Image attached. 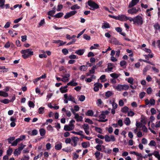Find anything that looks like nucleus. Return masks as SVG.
Segmentation results:
<instances>
[{"instance_id":"obj_1","label":"nucleus","mask_w":160,"mask_h":160,"mask_svg":"<svg viewBox=\"0 0 160 160\" xmlns=\"http://www.w3.org/2000/svg\"><path fill=\"white\" fill-rule=\"evenodd\" d=\"M143 22V20L141 16L137 15L134 17V21L133 24L138 26H141Z\"/></svg>"},{"instance_id":"obj_2","label":"nucleus","mask_w":160,"mask_h":160,"mask_svg":"<svg viewBox=\"0 0 160 160\" xmlns=\"http://www.w3.org/2000/svg\"><path fill=\"white\" fill-rule=\"evenodd\" d=\"M88 6L91 8H89V9L91 10H94L99 7V5L97 4L91 0L88 1Z\"/></svg>"},{"instance_id":"obj_3","label":"nucleus","mask_w":160,"mask_h":160,"mask_svg":"<svg viewBox=\"0 0 160 160\" xmlns=\"http://www.w3.org/2000/svg\"><path fill=\"white\" fill-rule=\"evenodd\" d=\"M94 86L93 90L95 92H97L99 90V88H102V85L100 83H96L94 84Z\"/></svg>"},{"instance_id":"obj_4","label":"nucleus","mask_w":160,"mask_h":160,"mask_svg":"<svg viewBox=\"0 0 160 160\" xmlns=\"http://www.w3.org/2000/svg\"><path fill=\"white\" fill-rule=\"evenodd\" d=\"M140 9L139 8H138V9H136L135 7L132 8L131 9H129L128 10V12L131 14H133L134 13H136Z\"/></svg>"},{"instance_id":"obj_5","label":"nucleus","mask_w":160,"mask_h":160,"mask_svg":"<svg viewBox=\"0 0 160 160\" xmlns=\"http://www.w3.org/2000/svg\"><path fill=\"white\" fill-rule=\"evenodd\" d=\"M128 17L122 14L117 16V20L121 21H126L128 20Z\"/></svg>"},{"instance_id":"obj_6","label":"nucleus","mask_w":160,"mask_h":160,"mask_svg":"<svg viewBox=\"0 0 160 160\" xmlns=\"http://www.w3.org/2000/svg\"><path fill=\"white\" fill-rule=\"evenodd\" d=\"M139 0H132L131 2L129 3L128 5L129 8L132 7L136 5L139 2Z\"/></svg>"},{"instance_id":"obj_7","label":"nucleus","mask_w":160,"mask_h":160,"mask_svg":"<svg viewBox=\"0 0 160 160\" xmlns=\"http://www.w3.org/2000/svg\"><path fill=\"white\" fill-rule=\"evenodd\" d=\"M82 128L84 129V131L87 135H89V132L88 131L89 129V127L87 123H85L82 125Z\"/></svg>"},{"instance_id":"obj_8","label":"nucleus","mask_w":160,"mask_h":160,"mask_svg":"<svg viewBox=\"0 0 160 160\" xmlns=\"http://www.w3.org/2000/svg\"><path fill=\"white\" fill-rule=\"evenodd\" d=\"M72 139L74 144L71 143V145L75 147L77 145V142L79 141V138L77 137H74L72 138Z\"/></svg>"},{"instance_id":"obj_9","label":"nucleus","mask_w":160,"mask_h":160,"mask_svg":"<svg viewBox=\"0 0 160 160\" xmlns=\"http://www.w3.org/2000/svg\"><path fill=\"white\" fill-rule=\"evenodd\" d=\"M111 43L115 45H122L116 38H114L111 39Z\"/></svg>"},{"instance_id":"obj_10","label":"nucleus","mask_w":160,"mask_h":160,"mask_svg":"<svg viewBox=\"0 0 160 160\" xmlns=\"http://www.w3.org/2000/svg\"><path fill=\"white\" fill-rule=\"evenodd\" d=\"M33 52H29V53L23 54L22 55V57L24 59H26L32 55H33Z\"/></svg>"},{"instance_id":"obj_11","label":"nucleus","mask_w":160,"mask_h":160,"mask_svg":"<svg viewBox=\"0 0 160 160\" xmlns=\"http://www.w3.org/2000/svg\"><path fill=\"white\" fill-rule=\"evenodd\" d=\"M114 65L113 64L111 63H109L108 64V69L109 71H111L113 68Z\"/></svg>"},{"instance_id":"obj_12","label":"nucleus","mask_w":160,"mask_h":160,"mask_svg":"<svg viewBox=\"0 0 160 160\" xmlns=\"http://www.w3.org/2000/svg\"><path fill=\"white\" fill-rule=\"evenodd\" d=\"M74 118L77 122H81L82 120V117L81 116H79L78 114H76Z\"/></svg>"},{"instance_id":"obj_13","label":"nucleus","mask_w":160,"mask_h":160,"mask_svg":"<svg viewBox=\"0 0 160 160\" xmlns=\"http://www.w3.org/2000/svg\"><path fill=\"white\" fill-rule=\"evenodd\" d=\"M78 85V83L77 82H74V80H73L67 83V85L72 86H76Z\"/></svg>"},{"instance_id":"obj_14","label":"nucleus","mask_w":160,"mask_h":160,"mask_svg":"<svg viewBox=\"0 0 160 160\" xmlns=\"http://www.w3.org/2000/svg\"><path fill=\"white\" fill-rule=\"evenodd\" d=\"M32 49H28L26 50H22L21 51V52L22 54H27L29 53L30 52H33L32 51Z\"/></svg>"},{"instance_id":"obj_15","label":"nucleus","mask_w":160,"mask_h":160,"mask_svg":"<svg viewBox=\"0 0 160 160\" xmlns=\"http://www.w3.org/2000/svg\"><path fill=\"white\" fill-rule=\"evenodd\" d=\"M153 27L156 30L155 32V33H157L156 31L157 30H158V31L160 32V25L158 23H155Z\"/></svg>"},{"instance_id":"obj_16","label":"nucleus","mask_w":160,"mask_h":160,"mask_svg":"<svg viewBox=\"0 0 160 160\" xmlns=\"http://www.w3.org/2000/svg\"><path fill=\"white\" fill-rule=\"evenodd\" d=\"M73 129V127H71L68 125H65L64 126V129L66 131H71Z\"/></svg>"},{"instance_id":"obj_17","label":"nucleus","mask_w":160,"mask_h":160,"mask_svg":"<svg viewBox=\"0 0 160 160\" xmlns=\"http://www.w3.org/2000/svg\"><path fill=\"white\" fill-rule=\"evenodd\" d=\"M102 24V28L103 29L108 28H110V26L108 22L103 23Z\"/></svg>"},{"instance_id":"obj_18","label":"nucleus","mask_w":160,"mask_h":160,"mask_svg":"<svg viewBox=\"0 0 160 160\" xmlns=\"http://www.w3.org/2000/svg\"><path fill=\"white\" fill-rule=\"evenodd\" d=\"M75 53L79 55H82L84 53V50L83 49H79L76 50Z\"/></svg>"},{"instance_id":"obj_19","label":"nucleus","mask_w":160,"mask_h":160,"mask_svg":"<svg viewBox=\"0 0 160 160\" xmlns=\"http://www.w3.org/2000/svg\"><path fill=\"white\" fill-rule=\"evenodd\" d=\"M129 110V108L127 106H124L122 108L121 110V111L122 112L126 113Z\"/></svg>"},{"instance_id":"obj_20","label":"nucleus","mask_w":160,"mask_h":160,"mask_svg":"<svg viewBox=\"0 0 160 160\" xmlns=\"http://www.w3.org/2000/svg\"><path fill=\"white\" fill-rule=\"evenodd\" d=\"M0 96L6 98L8 97V94L6 92L0 91Z\"/></svg>"},{"instance_id":"obj_21","label":"nucleus","mask_w":160,"mask_h":160,"mask_svg":"<svg viewBox=\"0 0 160 160\" xmlns=\"http://www.w3.org/2000/svg\"><path fill=\"white\" fill-rule=\"evenodd\" d=\"M71 132L75 134L78 135L82 136H83V134H82L83 132L82 131H79V132H75V131H72Z\"/></svg>"},{"instance_id":"obj_22","label":"nucleus","mask_w":160,"mask_h":160,"mask_svg":"<svg viewBox=\"0 0 160 160\" xmlns=\"http://www.w3.org/2000/svg\"><path fill=\"white\" fill-rule=\"evenodd\" d=\"M40 135L41 136H44L46 133V131L44 129L41 128L39 129Z\"/></svg>"},{"instance_id":"obj_23","label":"nucleus","mask_w":160,"mask_h":160,"mask_svg":"<svg viewBox=\"0 0 160 160\" xmlns=\"http://www.w3.org/2000/svg\"><path fill=\"white\" fill-rule=\"evenodd\" d=\"M62 148V143H61L56 144L55 147V149L57 150H60Z\"/></svg>"},{"instance_id":"obj_24","label":"nucleus","mask_w":160,"mask_h":160,"mask_svg":"<svg viewBox=\"0 0 160 160\" xmlns=\"http://www.w3.org/2000/svg\"><path fill=\"white\" fill-rule=\"evenodd\" d=\"M85 114L87 116H92L93 115V112L92 110H89Z\"/></svg>"},{"instance_id":"obj_25","label":"nucleus","mask_w":160,"mask_h":160,"mask_svg":"<svg viewBox=\"0 0 160 160\" xmlns=\"http://www.w3.org/2000/svg\"><path fill=\"white\" fill-rule=\"evenodd\" d=\"M63 14H64L63 12H60L54 15V17L56 18H59L62 17Z\"/></svg>"},{"instance_id":"obj_26","label":"nucleus","mask_w":160,"mask_h":160,"mask_svg":"<svg viewBox=\"0 0 160 160\" xmlns=\"http://www.w3.org/2000/svg\"><path fill=\"white\" fill-rule=\"evenodd\" d=\"M55 10H52L49 11L48 13V14L50 16H51L52 17H54L53 15L55 13Z\"/></svg>"},{"instance_id":"obj_27","label":"nucleus","mask_w":160,"mask_h":160,"mask_svg":"<svg viewBox=\"0 0 160 160\" xmlns=\"http://www.w3.org/2000/svg\"><path fill=\"white\" fill-rule=\"evenodd\" d=\"M87 65H83L81 66L79 68V70L81 71H85L87 69Z\"/></svg>"},{"instance_id":"obj_28","label":"nucleus","mask_w":160,"mask_h":160,"mask_svg":"<svg viewBox=\"0 0 160 160\" xmlns=\"http://www.w3.org/2000/svg\"><path fill=\"white\" fill-rule=\"evenodd\" d=\"M151 68V66L150 65H148L145 67L143 69V73L145 74L147 71L149 70Z\"/></svg>"},{"instance_id":"obj_29","label":"nucleus","mask_w":160,"mask_h":160,"mask_svg":"<svg viewBox=\"0 0 160 160\" xmlns=\"http://www.w3.org/2000/svg\"><path fill=\"white\" fill-rule=\"evenodd\" d=\"M124 123L127 126L129 125L131 123V121L129 118L127 117L126 118L124 121Z\"/></svg>"},{"instance_id":"obj_30","label":"nucleus","mask_w":160,"mask_h":160,"mask_svg":"<svg viewBox=\"0 0 160 160\" xmlns=\"http://www.w3.org/2000/svg\"><path fill=\"white\" fill-rule=\"evenodd\" d=\"M96 66L94 65L93 66L91 69L89 70V72L90 74H94L95 72V69H96Z\"/></svg>"},{"instance_id":"obj_31","label":"nucleus","mask_w":160,"mask_h":160,"mask_svg":"<svg viewBox=\"0 0 160 160\" xmlns=\"http://www.w3.org/2000/svg\"><path fill=\"white\" fill-rule=\"evenodd\" d=\"M0 102L2 103L6 104L9 103V102H11V101L5 98L3 100H1Z\"/></svg>"},{"instance_id":"obj_32","label":"nucleus","mask_w":160,"mask_h":160,"mask_svg":"<svg viewBox=\"0 0 160 160\" xmlns=\"http://www.w3.org/2000/svg\"><path fill=\"white\" fill-rule=\"evenodd\" d=\"M113 93L110 91H108L105 92V96L107 98L110 97Z\"/></svg>"},{"instance_id":"obj_33","label":"nucleus","mask_w":160,"mask_h":160,"mask_svg":"<svg viewBox=\"0 0 160 160\" xmlns=\"http://www.w3.org/2000/svg\"><path fill=\"white\" fill-rule=\"evenodd\" d=\"M95 131L96 132H97L99 133H100V134L102 133V130L101 129V128H100L95 127Z\"/></svg>"},{"instance_id":"obj_34","label":"nucleus","mask_w":160,"mask_h":160,"mask_svg":"<svg viewBox=\"0 0 160 160\" xmlns=\"http://www.w3.org/2000/svg\"><path fill=\"white\" fill-rule=\"evenodd\" d=\"M19 142V140L17 138L12 143V146H16L17 145L18 143Z\"/></svg>"},{"instance_id":"obj_35","label":"nucleus","mask_w":160,"mask_h":160,"mask_svg":"<svg viewBox=\"0 0 160 160\" xmlns=\"http://www.w3.org/2000/svg\"><path fill=\"white\" fill-rule=\"evenodd\" d=\"M21 151L18 149H16L14 151L13 154L15 156H18L21 153Z\"/></svg>"},{"instance_id":"obj_36","label":"nucleus","mask_w":160,"mask_h":160,"mask_svg":"<svg viewBox=\"0 0 160 160\" xmlns=\"http://www.w3.org/2000/svg\"><path fill=\"white\" fill-rule=\"evenodd\" d=\"M80 8V7L78 6L77 4H75L71 7L70 8L71 9L74 10L76 9H79Z\"/></svg>"},{"instance_id":"obj_37","label":"nucleus","mask_w":160,"mask_h":160,"mask_svg":"<svg viewBox=\"0 0 160 160\" xmlns=\"http://www.w3.org/2000/svg\"><path fill=\"white\" fill-rule=\"evenodd\" d=\"M123 85H118L116 86V89L118 91L123 90Z\"/></svg>"},{"instance_id":"obj_38","label":"nucleus","mask_w":160,"mask_h":160,"mask_svg":"<svg viewBox=\"0 0 160 160\" xmlns=\"http://www.w3.org/2000/svg\"><path fill=\"white\" fill-rule=\"evenodd\" d=\"M60 42L59 44V46H62L64 44H65L66 43V42H63L62 41H61L60 40H58V41L55 42V43H58Z\"/></svg>"},{"instance_id":"obj_39","label":"nucleus","mask_w":160,"mask_h":160,"mask_svg":"<svg viewBox=\"0 0 160 160\" xmlns=\"http://www.w3.org/2000/svg\"><path fill=\"white\" fill-rule=\"evenodd\" d=\"M62 150L67 152H71L72 150L70 148L67 147V148H63Z\"/></svg>"},{"instance_id":"obj_40","label":"nucleus","mask_w":160,"mask_h":160,"mask_svg":"<svg viewBox=\"0 0 160 160\" xmlns=\"http://www.w3.org/2000/svg\"><path fill=\"white\" fill-rule=\"evenodd\" d=\"M95 142L97 143H98L99 144H102L103 143V142L102 140L99 139L98 138H96L95 139Z\"/></svg>"},{"instance_id":"obj_41","label":"nucleus","mask_w":160,"mask_h":160,"mask_svg":"<svg viewBox=\"0 0 160 160\" xmlns=\"http://www.w3.org/2000/svg\"><path fill=\"white\" fill-rule=\"evenodd\" d=\"M68 100L69 101H72L74 103H75L76 104L77 103L75 101L74 98L73 97H72L71 95L69 96Z\"/></svg>"},{"instance_id":"obj_42","label":"nucleus","mask_w":160,"mask_h":160,"mask_svg":"<svg viewBox=\"0 0 160 160\" xmlns=\"http://www.w3.org/2000/svg\"><path fill=\"white\" fill-rule=\"evenodd\" d=\"M133 79L132 78L130 77L128 78V82L131 84V85L133 84Z\"/></svg>"},{"instance_id":"obj_43","label":"nucleus","mask_w":160,"mask_h":160,"mask_svg":"<svg viewBox=\"0 0 160 160\" xmlns=\"http://www.w3.org/2000/svg\"><path fill=\"white\" fill-rule=\"evenodd\" d=\"M45 23V20L44 19L42 20L39 23V25L38 26V27L39 28L41 26H42Z\"/></svg>"},{"instance_id":"obj_44","label":"nucleus","mask_w":160,"mask_h":160,"mask_svg":"<svg viewBox=\"0 0 160 160\" xmlns=\"http://www.w3.org/2000/svg\"><path fill=\"white\" fill-rule=\"evenodd\" d=\"M45 108L44 107H41L38 109V113L39 114H42L43 113V111H44V109Z\"/></svg>"},{"instance_id":"obj_45","label":"nucleus","mask_w":160,"mask_h":160,"mask_svg":"<svg viewBox=\"0 0 160 160\" xmlns=\"http://www.w3.org/2000/svg\"><path fill=\"white\" fill-rule=\"evenodd\" d=\"M13 150L12 148H9L7 151V154L8 156H10L11 155Z\"/></svg>"},{"instance_id":"obj_46","label":"nucleus","mask_w":160,"mask_h":160,"mask_svg":"<svg viewBox=\"0 0 160 160\" xmlns=\"http://www.w3.org/2000/svg\"><path fill=\"white\" fill-rule=\"evenodd\" d=\"M101 146L100 145L98 144L95 147V148L98 151L102 152L103 150H102V149L101 148Z\"/></svg>"},{"instance_id":"obj_47","label":"nucleus","mask_w":160,"mask_h":160,"mask_svg":"<svg viewBox=\"0 0 160 160\" xmlns=\"http://www.w3.org/2000/svg\"><path fill=\"white\" fill-rule=\"evenodd\" d=\"M15 139V138L14 137H9L8 139V142L9 143L12 144V141H13Z\"/></svg>"},{"instance_id":"obj_48","label":"nucleus","mask_w":160,"mask_h":160,"mask_svg":"<svg viewBox=\"0 0 160 160\" xmlns=\"http://www.w3.org/2000/svg\"><path fill=\"white\" fill-rule=\"evenodd\" d=\"M110 76L113 78H117L118 77V74L115 73H112L110 74Z\"/></svg>"},{"instance_id":"obj_49","label":"nucleus","mask_w":160,"mask_h":160,"mask_svg":"<svg viewBox=\"0 0 160 160\" xmlns=\"http://www.w3.org/2000/svg\"><path fill=\"white\" fill-rule=\"evenodd\" d=\"M28 105L30 108H34L35 106V104L32 101H28Z\"/></svg>"},{"instance_id":"obj_50","label":"nucleus","mask_w":160,"mask_h":160,"mask_svg":"<svg viewBox=\"0 0 160 160\" xmlns=\"http://www.w3.org/2000/svg\"><path fill=\"white\" fill-rule=\"evenodd\" d=\"M62 52L65 55L67 54L69 52L68 50L66 48H63L62 49Z\"/></svg>"},{"instance_id":"obj_51","label":"nucleus","mask_w":160,"mask_h":160,"mask_svg":"<svg viewBox=\"0 0 160 160\" xmlns=\"http://www.w3.org/2000/svg\"><path fill=\"white\" fill-rule=\"evenodd\" d=\"M104 138L106 142H109L111 141L110 138L108 135H106Z\"/></svg>"},{"instance_id":"obj_52","label":"nucleus","mask_w":160,"mask_h":160,"mask_svg":"<svg viewBox=\"0 0 160 160\" xmlns=\"http://www.w3.org/2000/svg\"><path fill=\"white\" fill-rule=\"evenodd\" d=\"M156 145L155 142L154 140H151L148 144L149 146H154Z\"/></svg>"},{"instance_id":"obj_53","label":"nucleus","mask_w":160,"mask_h":160,"mask_svg":"<svg viewBox=\"0 0 160 160\" xmlns=\"http://www.w3.org/2000/svg\"><path fill=\"white\" fill-rule=\"evenodd\" d=\"M76 41V39H72L71 41L69 42L67 44V45H69L71 44H73L75 43V42Z\"/></svg>"},{"instance_id":"obj_54","label":"nucleus","mask_w":160,"mask_h":160,"mask_svg":"<svg viewBox=\"0 0 160 160\" xmlns=\"http://www.w3.org/2000/svg\"><path fill=\"white\" fill-rule=\"evenodd\" d=\"M60 92L62 93H66L68 92V89H63L62 87H61L60 88Z\"/></svg>"},{"instance_id":"obj_55","label":"nucleus","mask_w":160,"mask_h":160,"mask_svg":"<svg viewBox=\"0 0 160 160\" xmlns=\"http://www.w3.org/2000/svg\"><path fill=\"white\" fill-rule=\"evenodd\" d=\"M120 64L121 67H123L126 65L127 62L124 60H122L120 62Z\"/></svg>"},{"instance_id":"obj_56","label":"nucleus","mask_w":160,"mask_h":160,"mask_svg":"<svg viewBox=\"0 0 160 160\" xmlns=\"http://www.w3.org/2000/svg\"><path fill=\"white\" fill-rule=\"evenodd\" d=\"M20 146L18 147V149L21 151L26 146L25 145H23L22 143H21L20 144Z\"/></svg>"},{"instance_id":"obj_57","label":"nucleus","mask_w":160,"mask_h":160,"mask_svg":"<svg viewBox=\"0 0 160 160\" xmlns=\"http://www.w3.org/2000/svg\"><path fill=\"white\" fill-rule=\"evenodd\" d=\"M146 93L144 92H142L139 93V97L140 99L142 98L144 96Z\"/></svg>"},{"instance_id":"obj_58","label":"nucleus","mask_w":160,"mask_h":160,"mask_svg":"<svg viewBox=\"0 0 160 160\" xmlns=\"http://www.w3.org/2000/svg\"><path fill=\"white\" fill-rule=\"evenodd\" d=\"M83 38L85 39L89 40L90 39V37L89 36L87 35L86 34H84L83 35Z\"/></svg>"},{"instance_id":"obj_59","label":"nucleus","mask_w":160,"mask_h":160,"mask_svg":"<svg viewBox=\"0 0 160 160\" xmlns=\"http://www.w3.org/2000/svg\"><path fill=\"white\" fill-rule=\"evenodd\" d=\"M85 122H87L90 124H93V121L91 120L89 118L86 119V120H85Z\"/></svg>"},{"instance_id":"obj_60","label":"nucleus","mask_w":160,"mask_h":160,"mask_svg":"<svg viewBox=\"0 0 160 160\" xmlns=\"http://www.w3.org/2000/svg\"><path fill=\"white\" fill-rule=\"evenodd\" d=\"M85 98V96L83 95H81L80 96L79 100L81 102H83Z\"/></svg>"},{"instance_id":"obj_61","label":"nucleus","mask_w":160,"mask_h":160,"mask_svg":"<svg viewBox=\"0 0 160 160\" xmlns=\"http://www.w3.org/2000/svg\"><path fill=\"white\" fill-rule=\"evenodd\" d=\"M142 129L144 132H148V129L145 125H142Z\"/></svg>"},{"instance_id":"obj_62","label":"nucleus","mask_w":160,"mask_h":160,"mask_svg":"<svg viewBox=\"0 0 160 160\" xmlns=\"http://www.w3.org/2000/svg\"><path fill=\"white\" fill-rule=\"evenodd\" d=\"M152 91V88L151 87H149L147 89V92L148 94H151Z\"/></svg>"},{"instance_id":"obj_63","label":"nucleus","mask_w":160,"mask_h":160,"mask_svg":"<svg viewBox=\"0 0 160 160\" xmlns=\"http://www.w3.org/2000/svg\"><path fill=\"white\" fill-rule=\"evenodd\" d=\"M47 129L49 131H53L54 129L53 127L51 125H49L47 127Z\"/></svg>"},{"instance_id":"obj_64","label":"nucleus","mask_w":160,"mask_h":160,"mask_svg":"<svg viewBox=\"0 0 160 160\" xmlns=\"http://www.w3.org/2000/svg\"><path fill=\"white\" fill-rule=\"evenodd\" d=\"M118 124L120 127H122L123 125L122 121L121 119L119 120L118 121Z\"/></svg>"}]
</instances>
